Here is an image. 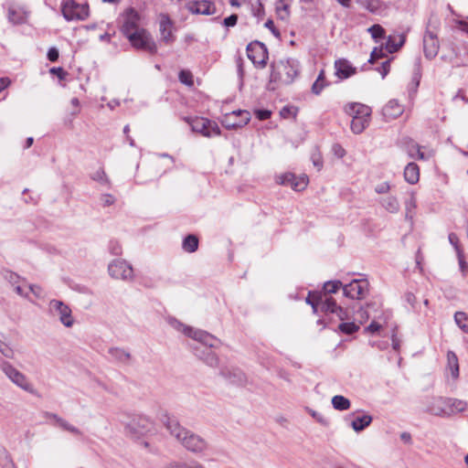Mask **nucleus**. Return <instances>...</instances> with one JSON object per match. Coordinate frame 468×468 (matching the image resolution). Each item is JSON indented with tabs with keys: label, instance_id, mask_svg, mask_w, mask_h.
Wrapping results in <instances>:
<instances>
[{
	"label": "nucleus",
	"instance_id": "obj_1",
	"mask_svg": "<svg viewBox=\"0 0 468 468\" xmlns=\"http://www.w3.org/2000/svg\"><path fill=\"white\" fill-rule=\"evenodd\" d=\"M170 324L176 330L182 332L184 335L197 342V344L193 347L196 356L203 360L209 367H216L218 365V356L212 351V348H216L219 345V340L218 338L206 331L185 325L176 319H171Z\"/></svg>",
	"mask_w": 468,
	"mask_h": 468
},
{
	"label": "nucleus",
	"instance_id": "obj_2",
	"mask_svg": "<svg viewBox=\"0 0 468 468\" xmlns=\"http://www.w3.org/2000/svg\"><path fill=\"white\" fill-rule=\"evenodd\" d=\"M271 80L282 84H291L298 76L300 63L294 58L282 59L271 65Z\"/></svg>",
	"mask_w": 468,
	"mask_h": 468
},
{
	"label": "nucleus",
	"instance_id": "obj_3",
	"mask_svg": "<svg viewBox=\"0 0 468 468\" xmlns=\"http://www.w3.org/2000/svg\"><path fill=\"white\" fill-rule=\"evenodd\" d=\"M439 27V19L431 16L428 20L422 40L424 56L430 60L437 56L440 49V42L438 39Z\"/></svg>",
	"mask_w": 468,
	"mask_h": 468
},
{
	"label": "nucleus",
	"instance_id": "obj_4",
	"mask_svg": "<svg viewBox=\"0 0 468 468\" xmlns=\"http://www.w3.org/2000/svg\"><path fill=\"white\" fill-rule=\"evenodd\" d=\"M0 369L13 384L29 394L37 395V389L28 378L12 364L3 360L0 363Z\"/></svg>",
	"mask_w": 468,
	"mask_h": 468
},
{
	"label": "nucleus",
	"instance_id": "obj_5",
	"mask_svg": "<svg viewBox=\"0 0 468 468\" xmlns=\"http://www.w3.org/2000/svg\"><path fill=\"white\" fill-rule=\"evenodd\" d=\"M126 432L133 438H140L154 430L153 422L146 417H135L126 425Z\"/></svg>",
	"mask_w": 468,
	"mask_h": 468
},
{
	"label": "nucleus",
	"instance_id": "obj_6",
	"mask_svg": "<svg viewBox=\"0 0 468 468\" xmlns=\"http://www.w3.org/2000/svg\"><path fill=\"white\" fill-rule=\"evenodd\" d=\"M132 46L137 49H142L154 54L157 51V46L151 35L144 29L127 37Z\"/></svg>",
	"mask_w": 468,
	"mask_h": 468
},
{
	"label": "nucleus",
	"instance_id": "obj_7",
	"mask_svg": "<svg viewBox=\"0 0 468 468\" xmlns=\"http://www.w3.org/2000/svg\"><path fill=\"white\" fill-rule=\"evenodd\" d=\"M110 276L116 280L132 281L133 278V267L124 260H114L108 265Z\"/></svg>",
	"mask_w": 468,
	"mask_h": 468
},
{
	"label": "nucleus",
	"instance_id": "obj_8",
	"mask_svg": "<svg viewBox=\"0 0 468 468\" xmlns=\"http://www.w3.org/2000/svg\"><path fill=\"white\" fill-rule=\"evenodd\" d=\"M247 55L256 67L262 69L266 66L269 57L267 48L263 43L250 42L247 46Z\"/></svg>",
	"mask_w": 468,
	"mask_h": 468
},
{
	"label": "nucleus",
	"instance_id": "obj_9",
	"mask_svg": "<svg viewBox=\"0 0 468 468\" xmlns=\"http://www.w3.org/2000/svg\"><path fill=\"white\" fill-rule=\"evenodd\" d=\"M62 14L65 19L84 20L89 16L88 5H80L74 0H68L62 5Z\"/></svg>",
	"mask_w": 468,
	"mask_h": 468
},
{
	"label": "nucleus",
	"instance_id": "obj_10",
	"mask_svg": "<svg viewBox=\"0 0 468 468\" xmlns=\"http://www.w3.org/2000/svg\"><path fill=\"white\" fill-rule=\"evenodd\" d=\"M49 311L54 316H58L62 324L66 327H71L74 324L71 315V309L63 302L51 300L48 304Z\"/></svg>",
	"mask_w": 468,
	"mask_h": 468
},
{
	"label": "nucleus",
	"instance_id": "obj_11",
	"mask_svg": "<svg viewBox=\"0 0 468 468\" xmlns=\"http://www.w3.org/2000/svg\"><path fill=\"white\" fill-rule=\"evenodd\" d=\"M190 125L193 132L199 133L206 137L220 134V128L217 122L206 118H196L192 120Z\"/></svg>",
	"mask_w": 468,
	"mask_h": 468
},
{
	"label": "nucleus",
	"instance_id": "obj_12",
	"mask_svg": "<svg viewBox=\"0 0 468 468\" xmlns=\"http://www.w3.org/2000/svg\"><path fill=\"white\" fill-rule=\"evenodd\" d=\"M276 182L279 185L288 186L294 191H302L305 189L308 185V177L305 175L295 176L292 173L287 172L276 176Z\"/></svg>",
	"mask_w": 468,
	"mask_h": 468
},
{
	"label": "nucleus",
	"instance_id": "obj_13",
	"mask_svg": "<svg viewBox=\"0 0 468 468\" xmlns=\"http://www.w3.org/2000/svg\"><path fill=\"white\" fill-rule=\"evenodd\" d=\"M250 120V113L248 111H234L224 116L222 124L227 129H236L246 125Z\"/></svg>",
	"mask_w": 468,
	"mask_h": 468
},
{
	"label": "nucleus",
	"instance_id": "obj_14",
	"mask_svg": "<svg viewBox=\"0 0 468 468\" xmlns=\"http://www.w3.org/2000/svg\"><path fill=\"white\" fill-rule=\"evenodd\" d=\"M162 423L165 427L166 431L174 437L178 442L182 441V439L186 434H188V430L183 427L177 419L174 416L165 414L162 417Z\"/></svg>",
	"mask_w": 468,
	"mask_h": 468
},
{
	"label": "nucleus",
	"instance_id": "obj_15",
	"mask_svg": "<svg viewBox=\"0 0 468 468\" xmlns=\"http://www.w3.org/2000/svg\"><path fill=\"white\" fill-rule=\"evenodd\" d=\"M186 450L191 451L193 452H201L207 449L206 441L198 436L197 434L193 433L188 431V434H186L180 442Z\"/></svg>",
	"mask_w": 468,
	"mask_h": 468
},
{
	"label": "nucleus",
	"instance_id": "obj_16",
	"mask_svg": "<svg viewBox=\"0 0 468 468\" xmlns=\"http://www.w3.org/2000/svg\"><path fill=\"white\" fill-rule=\"evenodd\" d=\"M367 290V282L364 280H354L344 286L345 296L351 299L363 298Z\"/></svg>",
	"mask_w": 468,
	"mask_h": 468
},
{
	"label": "nucleus",
	"instance_id": "obj_17",
	"mask_svg": "<svg viewBox=\"0 0 468 468\" xmlns=\"http://www.w3.org/2000/svg\"><path fill=\"white\" fill-rule=\"evenodd\" d=\"M186 9L197 15H213L216 12L215 5L207 0L190 1L186 5Z\"/></svg>",
	"mask_w": 468,
	"mask_h": 468
},
{
	"label": "nucleus",
	"instance_id": "obj_18",
	"mask_svg": "<svg viewBox=\"0 0 468 468\" xmlns=\"http://www.w3.org/2000/svg\"><path fill=\"white\" fill-rule=\"evenodd\" d=\"M138 21V13L132 8L129 9L126 13V17L122 27V31L126 37L141 31L142 28H139Z\"/></svg>",
	"mask_w": 468,
	"mask_h": 468
},
{
	"label": "nucleus",
	"instance_id": "obj_19",
	"mask_svg": "<svg viewBox=\"0 0 468 468\" xmlns=\"http://www.w3.org/2000/svg\"><path fill=\"white\" fill-rule=\"evenodd\" d=\"M344 111L346 114L351 116L352 118L355 117H370L371 116V108L366 104L359 103V102H350L347 103L344 107Z\"/></svg>",
	"mask_w": 468,
	"mask_h": 468
},
{
	"label": "nucleus",
	"instance_id": "obj_20",
	"mask_svg": "<svg viewBox=\"0 0 468 468\" xmlns=\"http://www.w3.org/2000/svg\"><path fill=\"white\" fill-rule=\"evenodd\" d=\"M427 410L435 416L449 415L447 398H433L427 406Z\"/></svg>",
	"mask_w": 468,
	"mask_h": 468
},
{
	"label": "nucleus",
	"instance_id": "obj_21",
	"mask_svg": "<svg viewBox=\"0 0 468 468\" xmlns=\"http://www.w3.org/2000/svg\"><path fill=\"white\" fill-rule=\"evenodd\" d=\"M221 375L234 385L242 386L247 382L245 374L239 368H224L221 370Z\"/></svg>",
	"mask_w": 468,
	"mask_h": 468
},
{
	"label": "nucleus",
	"instance_id": "obj_22",
	"mask_svg": "<svg viewBox=\"0 0 468 468\" xmlns=\"http://www.w3.org/2000/svg\"><path fill=\"white\" fill-rule=\"evenodd\" d=\"M335 75L341 79H347L354 75L356 70L352 67L348 60L340 58L335 61Z\"/></svg>",
	"mask_w": 468,
	"mask_h": 468
},
{
	"label": "nucleus",
	"instance_id": "obj_23",
	"mask_svg": "<svg viewBox=\"0 0 468 468\" xmlns=\"http://www.w3.org/2000/svg\"><path fill=\"white\" fill-rule=\"evenodd\" d=\"M403 106L397 100H390L382 110L383 116L387 120L398 118L403 112Z\"/></svg>",
	"mask_w": 468,
	"mask_h": 468
},
{
	"label": "nucleus",
	"instance_id": "obj_24",
	"mask_svg": "<svg viewBox=\"0 0 468 468\" xmlns=\"http://www.w3.org/2000/svg\"><path fill=\"white\" fill-rule=\"evenodd\" d=\"M27 16V13L22 7L11 6L8 9V19L15 25L25 23Z\"/></svg>",
	"mask_w": 468,
	"mask_h": 468
},
{
	"label": "nucleus",
	"instance_id": "obj_25",
	"mask_svg": "<svg viewBox=\"0 0 468 468\" xmlns=\"http://www.w3.org/2000/svg\"><path fill=\"white\" fill-rule=\"evenodd\" d=\"M405 180L413 185L416 184L420 179V169L417 164L409 163L404 169Z\"/></svg>",
	"mask_w": 468,
	"mask_h": 468
},
{
	"label": "nucleus",
	"instance_id": "obj_26",
	"mask_svg": "<svg viewBox=\"0 0 468 468\" xmlns=\"http://www.w3.org/2000/svg\"><path fill=\"white\" fill-rule=\"evenodd\" d=\"M372 422V417L368 414L356 417L350 423L352 429L356 431H362Z\"/></svg>",
	"mask_w": 468,
	"mask_h": 468
},
{
	"label": "nucleus",
	"instance_id": "obj_27",
	"mask_svg": "<svg viewBox=\"0 0 468 468\" xmlns=\"http://www.w3.org/2000/svg\"><path fill=\"white\" fill-rule=\"evenodd\" d=\"M172 22L168 16H163L160 21V33L162 39L170 43L173 41L172 32H171Z\"/></svg>",
	"mask_w": 468,
	"mask_h": 468
},
{
	"label": "nucleus",
	"instance_id": "obj_28",
	"mask_svg": "<svg viewBox=\"0 0 468 468\" xmlns=\"http://www.w3.org/2000/svg\"><path fill=\"white\" fill-rule=\"evenodd\" d=\"M319 310L326 314H334L335 312H337L338 305L333 297L323 294L322 301H320Z\"/></svg>",
	"mask_w": 468,
	"mask_h": 468
},
{
	"label": "nucleus",
	"instance_id": "obj_29",
	"mask_svg": "<svg viewBox=\"0 0 468 468\" xmlns=\"http://www.w3.org/2000/svg\"><path fill=\"white\" fill-rule=\"evenodd\" d=\"M47 416L48 418L54 420L56 421V425L58 426L59 428L63 429L64 431H69V432L77 434V435L81 434V431L78 428L72 426L68 421H66L62 418L58 417L57 414L47 413Z\"/></svg>",
	"mask_w": 468,
	"mask_h": 468
},
{
	"label": "nucleus",
	"instance_id": "obj_30",
	"mask_svg": "<svg viewBox=\"0 0 468 468\" xmlns=\"http://www.w3.org/2000/svg\"><path fill=\"white\" fill-rule=\"evenodd\" d=\"M370 122V117H355L352 118L351 130L354 133H361Z\"/></svg>",
	"mask_w": 468,
	"mask_h": 468
},
{
	"label": "nucleus",
	"instance_id": "obj_31",
	"mask_svg": "<svg viewBox=\"0 0 468 468\" xmlns=\"http://www.w3.org/2000/svg\"><path fill=\"white\" fill-rule=\"evenodd\" d=\"M447 403L449 415L463 412L467 408V403L458 399L447 398Z\"/></svg>",
	"mask_w": 468,
	"mask_h": 468
},
{
	"label": "nucleus",
	"instance_id": "obj_32",
	"mask_svg": "<svg viewBox=\"0 0 468 468\" xmlns=\"http://www.w3.org/2000/svg\"><path fill=\"white\" fill-rule=\"evenodd\" d=\"M380 204L389 213H397L399 210V203L396 197H384L381 198Z\"/></svg>",
	"mask_w": 468,
	"mask_h": 468
},
{
	"label": "nucleus",
	"instance_id": "obj_33",
	"mask_svg": "<svg viewBox=\"0 0 468 468\" xmlns=\"http://www.w3.org/2000/svg\"><path fill=\"white\" fill-rule=\"evenodd\" d=\"M109 355L112 358L121 363H128L131 358L129 352L119 347H111L109 349Z\"/></svg>",
	"mask_w": 468,
	"mask_h": 468
},
{
	"label": "nucleus",
	"instance_id": "obj_34",
	"mask_svg": "<svg viewBox=\"0 0 468 468\" xmlns=\"http://www.w3.org/2000/svg\"><path fill=\"white\" fill-rule=\"evenodd\" d=\"M332 405L335 410L343 411L350 408L351 402L347 398L342 395H335L332 398Z\"/></svg>",
	"mask_w": 468,
	"mask_h": 468
},
{
	"label": "nucleus",
	"instance_id": "obj_35",
	"mask_svg": "<svg viewBox=\"0 0 468 468\" xmlns=\"http://www.w3.org/2000/svg\"><path fill=\"white\" fill-rule=\"evenodd\" d=\"M183 250L186 252H195L198 248V239L195 235L186 236L182 243Z\"/></svg>",
	"mask_w": 468,
	"mask_h": 468
},
{
	"label": "nucleus",
	"instance_id": "obj_36",
	"mask_svg": "<svg viewBox=\"0 0 468 468\" xmlns=\"http://www.w3.org/2000/svg\"><path fill=\"white\" fill-rule=\"evenodd\" d=\"M325 81L324 70H321L316 80L312 85V92L315 95H319L322 90L327 86Z\"/></svg>",
	"mask_w": 468,
	"mask_h": 468
},
{
	"label": "nucleus",
	"instance_id": "obj_37",
	"mask_svg": "<svg viewBox=\"0 0 468 468\" xmlns=\"http://www.w3.org/2000/svg\"><path fill=\"white\" fill-rule=\"evenodd\" d=\"M447 358H448V366L451 370L452 377L453 378H457L459 376L458 358H457L456 355L451 351L448 352Z\"/></svg>",
	"mask_w": 468,
	"mask_h": 468
},
{
	"label": "nucleus",
	"instance_id": "obj_38",
	"mask_svg": "<svg viewBox=\"0 0 468 468\" xmlns=\"http://www.w3.org/2000/svg\"><path fill=\"white\" fill-rule=\"evenodd\" d=\"M405 37L403 35L399 36V41L396 42L395 39L389 36L386 42V49L388 53L397 52L404 44Z\"/></svg>",
	"mask_w": 468,
	"mask_h": 468
},
{
	"label": "nucleus",
	"instance_id": "obj_39",
	"mask_svg": "<svg viewBox=\"0 0 468 468\" xmlns=\"http://www.w3.org/2000/svg\"><path fill=\"white\" fill-rule=\"evenodd\" d=\"M408 154L410 158H417L420 160H427L428 157L425 155L423 152H421V147L415 143H411L408 146Z\"/></svg>",
	"mask_w": 468,
	"mask_h": 468
},
{
	"label": "nucleus",
	"instance_id": "obj_40",
	"mask_svg": "<svg viewBox=\"0 0 468 468\" xmlns=\"http://www.w3.org/2000/svg\"><path fill=\"white\" fill-rule=\"evenodd\" d=\"M454 321L463 332L468 333V315L466 313L456 312Z\"/></svg>",
	"mask_w": 468,
	"mask_h": 468
},
{
	"label": "nucleus",
	"instance_id": "obj_41",
	"mask_svg": "<svg viewBox=\"0 0 468 468\" xmlns=\"http://www.w3.org/2000/svg\"><path fill=\"white\" fill-rule=\"evenodd\" d=\"M322 292H309L306 303L310 304L314 313L319 311L320 301H322Z\"/></svg>",
	"mask_w": 468,
	"mask_h": 468
},
{
	"label": "nucleus",
	"instance_id": "obj_42",
	"mask_svg": "<svg viewBox=\"0 0 468 468\" xmlns=\"http://www.w3.org/2000/svg\"><path fill=\"white\" fill-rule=\"evenodd\" d=\"M251 12L252 15L258 18V21L261 20V18L264 16V7L261 4V0H255L251 3Z\"/></svg>",
	"mask_w": 468,
	"mask_h": 468
},
{
	"label": "nucleus",
	"instance_id": "obj_43",
	"mask_svg": "<svg viewBox=\"0 0 468 468\" xmlns=\"http://www.w3.org/2000/svg\"><path fill=\"white\" fill-rule=\"evenodd\" d=\"M367 31L376 41L385 37V29L378 24L373 25Z\"/></svg>",
	"mask_w": 468,
	"mask_h": 468
},
{
	"label": "nucleus",
	"instance_id": "obj_44",
	"mask_svg": "<svg viewBox=\"0 0 468 468\" xmlns=\"http://www.w3.org/2000/svg\"><path fill=\"white\" fill-rule=\"evenodd\" d=\"M338 329L344 334L351 335L359 329V325L353 322L341 323L338 325Z\"/></svg>",
	"mask_w": 468,
	"mask_h": 468
},
{
	"label": "nucleus",
	"instance_id": "obj_45",
	"mask_svg": "<svg viewBox=\"0 0 468 468\" xmlns=\"http://www.w3.org/2000/svg\"><path fill=\"white\" fill-rule=\"evenodd\" d=\"M341 286L342 282L340 281L327 282L324 284V294L335 293Z\"/></svg>",
	"mask_w": 468,
	"mask_h": 468
},
{
	"label": "nucleus",
	"instance_id": "obj_46",
	"mask_svg": "<svg viewBox=\"0 0 468 468\" xmlns=\"http://www.w3.org/2000/svg\"><path fill=\"white\" fill-rule=\"evenodd\" d=\"M276 14L279 18L285 20L289 17V6L284 3H281L276 6Z\"/></svg>",
	"mask_w": 468,
	"mask_h": 468
},
{
	"label": "nucleus",
	"instance_id": "obj_47",
	"mask_svg": "<svg viewBox=\"0 0 468 468\" xmlns=\"http://www.w3.org/2000/svg\"><path fill=\"white\" fill-rule=\"evenodd\" d=\"M0 353L6 358H13L15 352L13 348L5 342L0 339Z\"/></svg>",
	"mask_w": 468,
	"mask_h": 468
},
{
	"label": "nucleus",
	"instance_id": "obj_48",
	"mask_svg": "<svg viewBox=\"0 0 468 468\" xmlns=\"http://www.w3.org/2000/svg\"><path fill=\"white\" fill-rule=\"evenodd\" d=\"M420 76H421L420 58H417L415 59L414 69H413V80L416 82V86H419Z\"/></svg>",
	"mask_w": 468,
	"mask_h": 468
},
{
	"label": "nucleus",
	"instance_id": "obj_49",
	"mask_svg": "<svg viewBox=\"0 0 468 468\" xmlns=\"http://www.w3.org/2000/svg\"><path fill=\"white\" fill-rule=\"evenodd\" d=\"M178 78L182 83H184L187 86H192L194 84L193 76H192L191 72H189L187 70H184V69L181 70L179 72Z\"/></svg>",
	"mask_w": 468,
	"mask_h": 468
},
{
	"label": "nucleus",
	"instance_id": "obj_50",
	"mask_svg": "<svg viewBox=\"0 0 468 468\" xmlns=\"http://www.w3.org/2000/svg\"><path fill=\"white\" fill-rule=\"evenodd\" d=\"M358 3L371 13H375L378 9V0H364L358 1Z\"/></svg>",
	"mask_w": 468,
	"mask_h": 468
},
{
	"label": "nucleus",
	"instance_id": "obj_51",
	"mask_svg": "<svg viewBox=\"0 0 468 468\" xmlns=\"http://www.w3.org/2000/svg\"><path fill=\"white\" fill-rule=\"evenodd\" d=\"M91 177L93 180L99 181L102 184L108 183V178L103 169H99L94 172Z\"/></svg>",
	"mask_w": 468,
	"mask_h": 468
},
{
	"label": "nucleus",
	"instance_id": "obj_52",
	"mask_svg": "<svg viewBox=\"0 0 468 468\" xmlns=\"http://www.w3.org/2000/svg\"><path fill=\"white\" fill-rule=\"evenodd\" d=\"M109 250L112 255L118 256L122 254V246L116 240H112L109 244Z\"/></svg>",
	"mask_w": 468,
	"mask_h": 468
},
{
	"label": "nucleus",
	"instance_id": "obj_53",
	"mask_svg": "<svg viewBox=\"0 0 468 468\" xmlns=\"http://www.w3.org/2000/svg\"><path fill=\"white\" fill-rule=\"evenodd\" d=\"M448 239H449V242L454 248L456 254H458V251H463L459 245V238L455 233H453V232L450 233Z\"/></svg>",
	"mask_w": 468,
	"mask_h": 468
},
{
	"label": "nucleus",
	"instance_id": "obj_54",
	"mask_svg": "<svg viewBox=\"0 0 468 468\" xmlns=\"http://www.w3.org/2000/svg\"><path fill=\"white\" fill-rule=\"evenodd\" d=\"M405 207H406V218H409V217L411 218L410 212L413 208L416 207V200H415L413 195L410 197V198L409 200L406 201Z\"/></svg>",
	"mask_w": 468,
	"mask_h": 468
},
{
	"label": "nucleus",
	"instance_id": "obj_55",
	"mask_svg": "<svg viewBox=\"0 0 468 468\" xmlns=\"http://www.w3.org/2000/svg\"><path fill=\"white\" fill-rule=\"evenodd\" d=\"M460 269L463 273H465L468 271V264L464 261L463 253V251H458L457 254Z\"/></svg>",
	"mask_w": 468,
	"mask_h": 468
},
{
	"label": "nucleus",
	"instance_id": "obj_56",
	"mask_svg": "<svg viewBox=\"0 0 468 468\" xmlns=\"http://www.w3.org/2000/svg\"><path fill=\"white\" fill-rule=\"evenodd\" d=\"M356 319L359 320L360 324L367 321L369 318V314L367 310L365 308H360L356 314Z\"/></svg>",
	"mask_w": 468,
	"mask_h": 468
},
{
	"label": "nucleus",
	"instance_id": "obj_57",
	"mask_svg": "<svg viewBox=\"0 0 468 468\" xmlns=\"http://www.w3.org/2000/svg\"><path fill=\"white\" fill-rule=\"evenodd\" d=\"M332 152L338 158H342L346 154V150L339 144H333Z\"/></svg>",
	"mask_w": 468,
	"mask_h": 468
},
{
	"label": "nucleus",
	"instance_id": "obj_58",
	"mask_svg": "<svg viewBox=\"0 0 468 468\" xmlns=\"http://www.w3.org/2000/svg\"><path fill=\"white\" fill-rule=\"evenodd\" d=\"M311 414L322 425L327 426L329 424L328 420L323 414L316 412L314 410H313Z\"/></svg>",
	"mask_w": 468,
	"mask_h": 468
},
{
	"label": "nucleus",
	"instance_id": "obj_59",
	"mask_svg": "<svg viewBox=\"0 0 468 468\" xmlns=\"http://www.w3.org/2000/svg\"><path fill=\"white\" fill-rule=\"evenodd\" d=\"M237 21H238V16L233 14V15L226 17L223 21V24L225 27H234L237 24Z\"/></svg>",
	"mask_w": 468,
	"mask_h": 468
},
{
	"label": "nucleus",
	"instance_id": "obj_60",
	"mask_svg": "<svg viewBox=\"0 0 468 468\" xmlns=\"http://www.w3.org/2000/svg\"><path fill=\"white\" fill-rule=\"evenodd\" d=\"M29 290L37 298H41L43 296V289L39 285L30 284Z\"/></svg>",
	"mask_w": 468,
	"mask_h": 468
},
{
	"label": "nucleus",
	"instance_id": "obj_61",
	"mask_svg": "<svg viewBox=\"0 0 468 468\" xmlns=\"http://www.w3.org/2000/svg\"><path fill=\"white\" fill-rule=\"evenodd\" d=\"M390 69V61L385 60L382 62L381 67L378 69V71L381 73L382 78H385Z\"/></svg>",
	"mask_w": 468,
	"mask_h": 468
},
{
	"label": "nucleus",
	"instance_id": "obj_62",
	"mask_svg": "<svg viewBox=\"0 0 468 468\" xmlns=\"http://www.w3.org/2000/svg\"><path fill=\"white\" fill-rule=\"evenodd\" d=\"M48 58L51 62H55L58 58V50L56 48H50L48 51Z\"/></svg>",
	"mask_w": 468,
	"mask_h": 468
},
{
	"label": "nucleus",
	"instance_id": "obj_63",
	"mask_svg": "<svg viewBox=\"0 0 468 468\" xmlns=\"http://www.w3.org/2000/svg\"><path fill=\"white\" fill-rule=\"evenodd\" d=\"M271 112L268 110H258L256 111V116L259 120H267L271 117Z\"/></svg>",
	"mask_w": 468,
	"mask_h": 468
},
{
	"label": "nucleus",
	"instance_id": "obj_64",
	"mask_svg": "<svg viewBox=\"0 0 468 468\" xmlns=\"http://www.w3.org/2000/svg\"><path fill=\"white\" fill-rule=\"evenodd\" d=\"M312 161L314 165L317 168V170H320L322 168L323 161L319 154H313Z\"/></svg>",
	"mask_w": 468,
	"mask_h": 468
}]
</instances>
